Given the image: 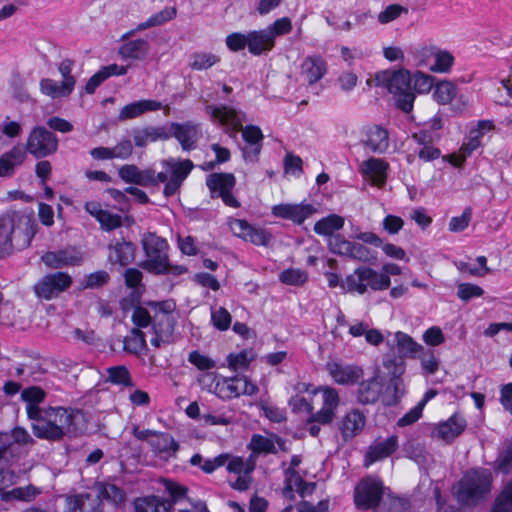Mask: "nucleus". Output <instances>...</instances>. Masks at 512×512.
Listing matches in <instances>:
<instances>
[{
    "label": "nucleus",
    "instance_id": "10",
    "mask_svg": "<svg viewBox=\"0 0 512 512\" xmlns=\"http://www.w3.org/2000/svg\"><path fill=\"white\" fill-rule=\"evenodd\" d=\"M258 387L244 375L223 378L215 385V393L223 400H230L241 395L252 396Z\"/></svg>",
    "mask_w": 512,
    "mask_h": 512
},
{
    "label": "nucleus",
    "instance_id": "24",
    "mask_svg": "<svg viewBox=\"0 0 512 512\" xmlns=\"http://www.w3.org/2000/svg\"><path fill=\"white\" fill-rule=\"evenodd\" d=\"M327 72V65L321 56H308L301 64V73L309 84L318 82Z\"/></svg>",
    "mask_w": 512,
    "mask_h": 512
},
{
    "label": "nucleus",
    "instance_id": "55",
    "mask_svg": "<svg viewBox=\"0 0 512 512\" xmlns=\"http://www.w3.org/2000/svg\"><path fill=\"white\" fill-rule=\"evenodd\" d=\"M484 290L472 283H460L458 285L457 296L464 302H468L473 298L481 297Z\"/></svg>",
    "mask_w": 512,
    "mask_h": 512
},
{
    "label": "nucleus",
    "instance_id": "48",
    "mask_svg": "<svg viewBox=\"0 0 512 512\" xmlns=\"http://www.w3.org/2000/svg\"><path fill=\"white\" fill-rule=\"evenodd\" d=\"M279 280L286 285L301 286L308 280V274L302 269L290 268L279 274Z\"/></svg>",
    "mask_w": 512,
    "mask_h": 512
},
{
    "label": "nucleus",
    "instance_id": "46",
    "mask_svg": "<svg viewBox=\"0 0 512 512\" xmlns=\"http://www.w3.org/2000/svg\"><path fill=\"white\" fill-rule=\"evenodd\" d=\"M165 164L171 169V178L183 182L189 175L194 165L191 160L186 159L182 161H175L174 159L168 160Z\"/></svg>",
    "mask_w": 512,
    "mask_h": 512
},
{
    "label": "nucleus",
    "instance_id": "35",
    "mask_svg": "<svg viewBox=\"0 0 512 512\" xmlns=\"http://www.w3.org/2000/svg\"><path fill=\"white\" fill-rule=\"evenodd\" d=\"M154 437L155 439L149 440V444L157 454L171 456L179 449V444L167 433L158 432Z\"/></svg>",
    "mask_w": 512,
    "mask_h": 512
},
{
    "label": "nucleus",
    "instance_id": "51",
    "mask_svg": "<svg viewBox=\"0 0 512 512\" xmlns=\"http://www.w3.org/2000/svg\"><path fill=\"white\" fill-rule=\"evenodd\" d=\"M454 63V56L446 50H437L435 52V63L430 70L438 73H447Z\"/></svg>",
    "mask_w": 512,
    "mask_h": 512
},
{
    "label": "nucleus",
    "instance_id": "4",
    "mask_svg": "<svg viewBox=\"0 0 512 512\" xmlns=\"http://www.w3.org/2000/svg\"><path fill=\"white\" fill-rule=\"evenodd\" d=\"M374 81L376 86L386 88L393 94L395 106L405 113L413 109L415 93L411 86V75L406 70H385L376 73Z\"/></svg>",
    "mask_w": 512,
    "mask_h": 512
},
{
    "label": "nucleus",
    "instance_id": "49",
    "mask_svg": "<svg viewBox=\"0 0 512 512\" xmlns=\"http://www.w3.org/2000/svg\"><path fill=\"white\" fill-rule=\"evenodd\" d=\"M456 95V88L454 84L449 81H443L435 86L433 96L440 104H448L453 100Z\"/></svg>",
    "mask_w": 512,
    "mask_h": 512
},
{
    "label": "nucleus",
    "instance_id": "3",
    "mask_svg": "<svg viewBox=\"0 0 512 512\" xmlns=\"http://www.w3.org/2000/svg\"><path fill=\"white\" fill-rule=\"evenodd\" d=\"M37 223L31 208H11L0 216V229L13 236L19 250L31 245L36 234Z\"/></svg>",
    "mask_w": 512,
    "mask_h": 512
},
{
    "label": "nucleus",
    "instance_id": "25",
    "mask_svg": "<svg viewBox=\"0 0 512 512\" xmlns=\"http://www.w3.org/2000/svg\"><path fill=\"white\" fill-rule=\"evenodd\" d=\"M162 108V103L157 100L143 99L125 105L118 115L119 121L133 119L148 111H157Z\"/></svg>",
    "mask_w": 512,
    "mask_h": 512
},
{
    "label": "nucleus",
    "instance_id": "62",
    "mask_svg": "<svg viewBox=\"0 0 512 512\" xmlns=\"http://www.w3.org/2000/svg\"><path fill=\"white\" fill-rule=\"evenodd\" d=\"M98 222L101 229L108 232L120 228L123 224L122 217L119 214L111 213L108 210L102 214Z\"/></svg>",
    "mask_w": 512,
    "mask_h": 512
},
{
    "label": "nucleus",
    "instance_id": "5",
    "mask_svg": "<svg viewBox=\"0 0 512 512\" xmlns=\"http://www.w3.org/2000/svg\"><path fill=\"white\" fill-rule=\"evenodd\" d=\"M491 478L484 472L472 471L459 483L457 499L463 505L476 504L490 492Z\"/></svg>",
    "mask_w": 512,
    "mask_h": 512
},
{
    "label": "nucleus",
    "instance_id": "20",
    "mask_svg": "<svg viewBox=\"0 0 512 512\" xmlns=\"http://www.w3.org/2000/svg\"><path fill=\"white\" fill-rule=\"evenodd\" d=\"M174 136L180 143L181 147L185 151H190L195 148L198 137L197 125L186 122V123H176L172 122L170 127H168Z\"/></svg>",
    "mask_w": 512,
    "mask_h": 512
},
{
    "label": "nucleus",
    "instance_id": "16",
    "mask_svg": "<svg viewBox=\"0 0 512 512\" xmlns=\"http://www.w3.org/2000/svg\"><path fill=\"white\" fill-rule=\"evenodd\" d=\"M108 261L115 265L128 266L135 259L136 246L133 242L125 238L113 239L107 245Z\"/></svg>",
    "mask_w": 512,
    "mask_h": 512
},
{
    "label": "nucleus",
    "instance_id": "40",
    "mask_svg": "<svg viewBox=\"0 0 512 512\" xmlns=\"http://www.w3.org/2000/svg\"><path fill=\"white\" fill-rule=\"evenodd\" d=\"M212 116L225 125L238 126L242 121L241 112L225 105L212 108Z\"/></svg>",
    "mask_w": 512,
    "mask_h": 512
},
{
    "label": "nucleus",
    "instance_id": "45",
    "mask_svg": "<svg viewBox=\"0 0 512 512\" xmlns=\"http://www.w3.org/2000/svg\"><path fill=\"white\" fill-rule=\"evenodd\" d=\"M387 164L378 158H370L361 165V170L365 176L383 179L386 176Z\"/></svg>",
    "mask_w": 512,
    "mask_h": 512
},
{
    "label": "nucleus",
    "instance_id": "41",
    "mask_svg": "<svg viewBox=\"0 0 512 512\" xmlns=\"http://www.w3.org/2000/svg\"><path fill=\"white\" fill-rule=\"evenodd\" d=\"M123 344L126 352L137 355L147 347L145 333L138 328H132L131 335L124 338Z\"/></svg>",
    "mask_w": 512,
    "mask_h": 512
},
{
    "label": "nucleus",
    "instance_id": "38",
    "mask_svg": "<svg viewBox=\"0 0 512 512\" xmlns=\"http://www.w3.org/2000/svg\"><path fill=\"white\" fill-rule=\"evenodd\" d=\"M255 358L256 354L253 349H243L238 353H230L227 356L228 368L233 371L247 369Z\"/></svg>",
    "mask_w": 512,
    "mask_h": 512
},
{
    "label": "nucleus",
    "instance_id": "42",
    "mask_svg": "<svg viewBox=\"0 0 512 512\" xmlns=\"http://www.w3.org/2000/svg\"><path fill=\"white\" fill-rule=\"evenodd\" d=\"M96 496H99L101 500L110 501L115 506L123 504L126 500L124 490L112 483L101 484L99 493Z\"/></svg>",
    "mask_w": 512,
    "mask_h": 512
},
{
    "label": "nucleus",
    "instance_id": "22",
    "mask_svg": "<svg viewBox=\"0 0 512 512\" xmlns=\"http://www.w3.org/2000/svg\"><path fill=\"white\" fill-rule=\"evenodd\" d=\"M247 48L250 54L260 56L272 50L274 41L270 31L265 29L247 32Z\"/></svg>",
    "mask_w": 512,
    "mask_h": 512
},
{
    "label": "nucleus",
    "instance_id": "32",
    "mask_svg": "<svg viewBox=\"0 0 512 512\" xmlns=\"http://www.w3.org/2000/svg\"><path fill=\"white\" fill-rule=\"evenodd\" d=\"M394 338L399 352L398 356L415 358L420 352L424 351V347L407 333L398 331L394 334Z\"/></svg>",
    "mask_w": 512,
    "mask_h": 512
},
{
    "label": "nucleus",
    "instance_id": "18",
    "mask_svg": "<svg viewBox=\"0 0 512 512\" xmlns=\"http://www.w3.org/2000/svg\"><path fill=\"white\" fill-rule=\"evenodd\" d=\"M65 512H103L102 501L90 493L72 495L66 500Z\"/></svg>",
    "mask_w": 512,
    "mask_h": 512
},
{
    "label": "nucleus",
    "instance_id": "27",
    "mask_svg": "<svg viewBox=\"0 0 512 512\" xmlns=\"http://www.w3.org/2000/svg\"><path fill=\"white\" fill-rule=\"evenodd\" d=\"M26 159V151L20 145L0 156V177H11L15 167L20 166Z\"/></svg>",
    "mask_w": 512,
    "mask_h": 512
},
{
    "label": "nucleus",
    "instance_id": "21",
    "mask_svg": "<svg viewBox=\"0 0 512 512\" xmlns=\"http://www.w3.org/2000/svg\"><path fill=\"white\" fill-rule=\"evenodd\" d=\"M366 417L358 409L348 412L338 424V428L345 441L358 435L365 426Z\"/></svg>",
    "mask_w": 512,
    "mask_h": 512
},
{
    "label": "nucleus",
    "instance_id": "56",
    "mask_svg": "<svg viewBox=\"0 0 512 512\" xmlns=\"http://www.w3.org/2000/svg\"><path fill=\"white\" fill-rule=\"evenodd\" d=\"M495 469L503 474L512 471V442L499 454L495 461Z\"/></svg>",
    "mask_w": 512,
    "mask_h": 512
},
{
    "label": "nucleus",
    "instance_id": "53",
    "mask_svg": "<svg viewBox=\"0 0 512 512\" xmlns=\"http://www.w3.org/2000/svg\"><path fill=\"white\" fill-rule=\"evenodd\" d=\"M110 280V275L105 270H98L86 275L83 279V287L85 289H96L107 284Z\"/></svg>",
    "mask_w": 512,
    "mask_h": 512
},
{
    "label": "nucleus",
    "instance_id": "26",
    "mask_svg": "<svg viewBox=\"0 0 512 512\" xmlns=\"http://www.w3.org/2000/svg\"><path fill=\"white\" fill-rule=\"evenodd\" d=\"M356 275H359L360 279L368 287L374 291H382L389 288L391 284L390 277L386 274L379 273L376 270L362 266L355 269Z\"/></svg>",
    "mask_w": 512,
    "mask_h": 512
},
{
    "label": "nucleus",
    "instance_id": "15",
    "mask_svg": "<svg viewBox=\"0 0 512 512\" xmlns=\"http://www.w3.org/2000/svg\"><path fill=\"white\" fill-rule=\"evenodd\" d=\"M361 143L372 153L384 154L389 148V132L377 124L363 127Z\"/></svg>",
    "mask_w": 512,
    "mask_h": 512
},
{
    "label": "nucleus",
    "instance_id": "39",
    "mask_svg": "<svg viewBox=\"0 0 512 512\" xmlns=\"http://www.w3.org/2000/svg\"><path fill=\"white\" fill-rule=\"evenodd\" d=\"M220 62V57L210 52H194L190 55L189 67L192 70H207Z\"/></svg>",
    "mask_w": 512,
    "mask_h": 512
},
{
    "label": "nucleus",
    "instance_id": "36",
    "mask_svg": "<svg viewBox=\"0 0 512 512\" xmlns=\"http://www.w3.org/2000/svg\"><path fill=\"white\" fill-rule=\"evenodd\" d=\"M344 226V218L337 214H330L318 220L314 225V232L323 236H334V232L342 229Z\"/></svg>",
    "mask_w": 512,
    "mask_h": 512
},
{
    "label": "nucleus",
    "instance_id": "11",
    "mask_svg": "<svg viewBox=\"0 0 512 512\" xmlns=\"http://www.w3.org/2000/svg\"><path fill=\"white\" fill-rule=\"evenodd\" d=\"M229 226L235 236L257 246H268L273 239L270 231L252 226L244 219H232Z\"/></svg>",
    "mask_w": 512,
    "mask_h": 512
},
{
    "label": "nucleus",
    "instance_id": "23",
    "mask_svg": "<svg viewBox=\"0 0 512 512\" xmlns=\"http://www.w3.org/2000/svg\"><path fill=\"white\" fill-rule=\"evenodd\" d=\"M150 51L148 40L139 38L127 40L118 48V54L123 60L144 61Z\"/></svg>",
    "mask_w": 512,
    "mask_h": 512
},
{
    "label": "nucleus",
    "instance_id": "44",
    "mask_svg": "<svg viewBox=\"0 0 512 512\" xmlns=\"http://www.w3.org/2000/svg\"><path fill=\"white\" fill-rule=\"evenodd\" d=\"M46 393L45 391L38 387L32 386L26 388L21 393L22 400L26 403V412L29 417V408L35 409H45L46 407H40L39 404L42 403L45 399Z\"/></svg>",
    "mask_w": 512,
    "mask_h": 512
},
{
    "label": "nucleus",
    "instance_id": "12",
    "mask_svg": "<svg viewBox=\"0 0 512 512\" xmlns=\"http://www.w3.org/2000/svg\"><path fill=\"white\" fill-rule=\"evenodd\" d=\"M42 262L51 269H60L67 266H79L83 262V255L76 247H66L57 251H48L41 256Z\"/></svg>",
    "mask_w": 512,
    "mask_h": 512
},
{
    "label": "nucleus",
    "instance_id": "59",
    "mask_svg": "<svg viewBox=\"0 0 512 512\" xmlns=\"http://www.w3.org/2000/svg\"><path fill=\"white\" fill-rule=\"evenodd\" d=\"M341 288L347 292H358L359 294L366 293V285L363 283V280L360 279L359 275L349 274L346 276L344 280L341 282Z\"/></svg>",
    "mask_w": 512,
    "mask_h": 512
},
{
    "label": "nucleus",
    "instance_id": "13",
    "mask_svg": "<svg viewBox=\"0 0 512 512\" xmlns=\"http://www.w3.org/2000/svg\"><path fill=\"white\" fill-rule=\"evenodd\" d=\"M317 212L316 207L310 203H282L272 207V215L278 218L292 221L301 225L306 219Z\"/></svg>",
    "mask_w": 512,
    "mask_h": 512
},
{
    "label": "nucleus",
    "instance_id": "63",
    "mask_svg": "<svg viewBox=\"0 0 512 512\" xmlns=\"http://www.w3.org/2000/svg\"><path fill=\"white\" fill-rule=\"evenodd\" d=\"M247 33L233 32L225 39L226 46L232 52H239L247 47Z\"/></svg>",
    "mask_w": 512,
    "mask_h": 512
},
{
    "label": "nucleus",
    "instance_id": "54",
    "mask_svg": "<svg viewBox=\"0 0 512 512\" xmlns=\"http://www.w3.org/2000/svg\"><path fill=\"white\" fill-rule=\"evenodd\" d=\"M349 258L368 263L376 260V252L361 243L353 242Z\"/></svg>",
    "mask_w": 512,
    "mask_h": 512
},
{
    "label": "nucleus",
    "instance_id": "30",
    "mask_svg": "<svg viewBox=\"0 0 512 512\" xmlns=\"http://www.w3.org/2000/svg\"><path fill=\"white\" fill-rule=\"evenodd\" d=\"M73 89L74 87L72 79H69L68 81L57 82L50 78H43L40 81L41 92L51 98L67 97L72 93Z\"/></svg>",
    "mask_w": 512,
    "mask_h": 512
},
{
    "label": "nucleus",
    "instance_id": "33",
    "mask_svg": "<svg viewBox=\"0 0 512 512\" xmlns=\"http://www.w3.org/2000/svg\"><path fill=\"white\" fill-rule=\"evenodd\" d=\"M383 367L390 378L391 385L397 389L401 376L405 372V360L402 356L387 354L383 358Z\"/></svg>",
    "mask_w": 512,
    "mask_h": 512
},
{
    "label": "nucleus",
    "instance_id": "52",
    "mask_svg": "<svg viewBox=\"0 0 512 512\" xmlns=\"http://www.w3.org/2000/svg\"><path fill=\"white\" fill-rule=\"evenodd\" d=\"M165 490L169 495V503H171V508L174 504L181 502L182 500H189L187 496L188 488L184 485H180L173 481L165 482Z\"/></svg>",
    "mask_w": 512,
    "mask_h": 512
},
{
    "label": "nucleus",
    "instance_id": "64",
    "mask_svg": "<svg viewBox=\"0 0 512 512\" xmlns=\"http://www.w3.org/2000/svg\"><path fill=\"white\" fill-rule=\"evenodd\" d=\"M242 137L248 145H262L263 133L258 126L247 125L242 129Z\"/></svg>",
    "mask_w": 512,
    "mask_h": 512
},
{
    "label": "nucleus",
    "instance_id": "60",
    "mask_svg": "<svg viewBox=\"0 0 512 512\" xmlns=\"http://www.w3.org/2000/svg\"><path fill=\"white\" fill-rule=\"evenodd\" d=\"M421 368L425 375H433L439 368V360L436 358L432 350H424L421 352Z\"/></svg>",
    "mask_w": 512,
    "mask_h": 512
},
{
    "label": "nucleus",
    "instance_id": "43",
    "mask_svg": "<svg viewBox=\"0 0 512 512\" xmlns=\"http://www.w3.org/2000/svg\"><path fill=\"white\" fill-rule=\"evenodd\" d=\"M176 14V8L166 7L163 10L151 15L145 22L140 23L136 30L141 31L150 27L160 26L175 18Z\"/></svg>",
    "mask_w": 512,
    "mask_h": 512
},
{
    "label": "nucleus",
    "instance_id": "47",
    "mask_svg": "<svg viewBox=\"0 0 512 512\" xmlns=\"http://www.w3.org/2000/svg\"><path fill=\"white\" fill-rule=\"evenodd\" d=\"M491 512H512V480L495 499Z\"/></svg>",
    "mask_w": 512,
    "mask_h": 512
},
{
    "label": "nucleus",
    "instance_id": "8",
    "mask_svg": "<svg viewBox=\"0 0 512 512\" xmlns=\"http://www.w3.org/2000/svg\"><path fill=\"white\" fill-rule=\"evenodd\" d=\"M72 282V277L68 273L57 271L40 278L35 283L33 290L39 299L52 300L69 289Z\"/></svg>",
    "mask_w": 512,
    "mask_h": 512
},
{
    "label": "nucleus",
    "instance_id": "61",
    "mask_svg": "<svg viewBox=\"0 0 512 512\" xmlns=\"http://www.w3.org/2000/svg\"><path fill=\"white\" fill-rule=\"evenodd\" d=\"M265 30L271 32L272 41L275 42L277 36L288 34L292 30V23L288 17H282L274 21Z\"/></svg>",
    "mask_w": 512,
    "mask_h": 512
},
{
    "label": "nucleus",
    "instance_id": "37",
    "mask_svg": "<svg viewBox=\"0 0 512 512\" xmlns=\"http://www.w3.org/2000/svg\"><path fill=\"white\" fill-rule=\"evenodd\" d=\"M107 379L106 382H110L114 385L123 387H133L134 382L128 368L124 365L111 366L106 369Z\"/></svg>",
    "mask_w": 512,
    "mask_h": 512
},
{
    "label": "nucleus",
    "instance_id": "19",
    "mask_svg": "<svg viewBox=\"0 0 512 512\" xmlns=\"http://www.w3.org/2000/svg\"><path fill=\"white\" fill-rule=\"evenodd\" d=\"M398 448V437L392 435L383 441H377L369 446L364 459L365 466L383 460L392 455Z\"/></svg>",
    "mask_w": 512,
    "mask_h": 512
},
{
    "label": "nucleus",
    "instance_id": "14",
    "mask_svg": "<svg viewBox=\"0 0 512 512\" xmlns=\"http://www.w3.org/2000/svg\"><path fill=\"white\" fill-rule=\"evenodd\" d=\"M176 319L174 316L155 315L152 322L153 337L150 342L155 348L169 345L174 341Z\"/></svg>",
    "mask_w": 512,
    "mask_h": 512
},
{
    "label": "nucleus",
    "instance_id": "34",
    "mask_svg": "<svg viewBox=\"0 0 512 512\" xmlns=\"http://www.w3.org/2000/svg\"><path fill=\"white\" fill-rule=\"evenodd\" d=\"M467 422L461 415L454 414L446 422L439 425L438 434L446 441L453 440L466 428Z\"/></svg>",
    "mask_w": 512,
    "mask_h": 512
},
{
    "label": "nucleus",
    "instance_id": "6",
    "mask_svg": "<svg viewBox=\"0 0 512 512\" xmlns=\"http://www.w3.org/2000/svg\"><path fill=\"white\" fill-rule=\"evenodd\" d=\"M58 147L59 139L52 131L44 126H35L28 135L24 150L36 159H43L55 154Z\"/></svg>",
    "mask_w": 512,
    "mask_h": 512
},
{
    "label": "nucleus",
    "instance_id": "1",
    "mask_svg": "<svg viewBox=\"0 0 512 512\" xmlns=\"http://www.w3.org/2000/svg\"><path fill=\"white\" fill-rule=\"evenodd\" d=\"M83 418L79 410L62 406L45 409L29 408L33 434L39 439L60 441L65 436L73 437L82 431L79 420Z\"/></svg>",
    "mask_w": 512,
    "mask_h": 512
},
{
    "label": "nucleus",
    "instance_id": "29",
    "mask_svg": "<svg viewBox=\"0 0 512 512\" xmlns=\"http://www.w3.org/2000/svg\"><path fill=\"white\" fill-rule=\"evenodd\" d=\"M133 504L135 512H170L171 510V503L156 495L136 498Z\"/></svg>",
    "mask_w": 512,
    "mask_h": 512
},
{
    "label": "nucleus",
    "instance_id": "2",
    "mask_svg": "<svg viewBox=\"0 0 512 512\" xmlns=\"http://www.w3.org/2000/svg\"><path fill=\"white\" fill-rule=\"evenodd\" d=\"M146 259L139 266L149 273L155 275H181L186 272V267L182 265H171L169 262V244L165 238L156 233L148 232L143 235L141 240Z\"/></svg>",
    "mask_w": 512,
    "mask_h": 512
},
{
    "label": "nucleus",
    "instance_id": "17",
    "mask_svg": "<svg viewBox=\"0 0 512 512\" xmlns=\"http://www.w3.org/2000/svg\"><path fill=\"white\" fill-rule=\"evenodd\" d=\"M133 141L136 147L144 148L149 143L166 141L172 137L168 126H144L132 130Z\"/></svg>",
    "mask_w": 512,
    "mask_h": 512
},
{
    "label": "nucleus",
    "instance_id": "7",
    "mask_svg": "<svg viewBox=\"0 0 512 512\" xmlns=\"http://www.w3.org/2000/svg\"><path fill=\"white\" fill-rule=\"evenodd\" d=\"M206 185L212 198H221L226 206L239 208L238 199L233 195L236 178L232 173H211L206 178Z\"/></svg>",
    "mask_w": 512,
    "mask_h": 512
},
{
    "label": "nucleus",
    "instance_id": "28",
    "mask_svg": "<svg viewBox=\"0 0 512 512\" xmlns=\"http://www.w3.org/2000/svg\"><path fill=\"white\" fill-rule=\"evenodd\" d=\"M381 393L382 384L378 381V377L374 376L359 384L357 400L363 405L374 404L378 401Z\"/></svg>",
    "mask_w": 512,
    "mask_h": 512
},
{
    "label": "nucleus",
    "instance_id": "9",
    "mask_svg": "<svg viewBox=\"0 0 512 512\" xmlns=\"http://www.w3.org/2000/svg\"><path fill=\"white\" fill-rule=\"evenodd\" d=\"M383 496V484L372 477L362 479L355 488L354 503L357 508L367 510L376 508Z\"/></svg>",
    "mask_w": 512,
    "mask_h": 512
},
{
    "label": "nucleus",
    "instance_id": "58",
    "mask_svg": "<svg viewBox=\"0 0 512 512\" xmlns=\"http://www.w3.org/2000/svg\"><path fill=\"white\" fill-rule=\"evenodd\" d=\"M250 446L256 453H276L274 442L262 435H253Z\"/></svg>",
    "mask_w": 512,
    "mask_h": 512
},
{
    "label": "nucleus",
    "instance_id": "31",
    "mask_svg": "<svg viewBox=\"0 0 512 512\" xmlns=\"http://www.w3.org/2000/svg\"><path fill=\"white\" fill-rule=\"evenodd\" d=\"M330 374L338 384L348 385L356 383L362 377L363 371L357 366L333 364Z\"/></svg>",
    "mask_w": 512,
    "mask_h": 512
},
{
    "label": "nucleus",
    "instance_id": "57",
    "mask_svg": "<svg viewBox=\"0 0 512 512\" xmlns=\"http://www.w3.org/2000/svg\"><path fill=\"white\" fill-rule=\"evenodd\" d=\"M188 361L201 371L211 370L216 366V363L212 358L201 354L197 350L189 353Z\"/></svg>",
    "mask_w": 512,
    "mask_h": 512
},
{
    "label": "nucleus",
    "instance_id": "50",
    "mask_svg": "<svg viewBox=\"0 0 512 512\" xmlns=\"http://www.w3.org/2000/svg\"><path fill=\"white\" fill-rule=\"evenodd\" d=\"M353 242L345 239L342 235L336 234L328 240L329 250L333 254L349 257Z\"/></svg>",
    "mask_w": 512,
    "mask_h": 512
}]
</instances>
